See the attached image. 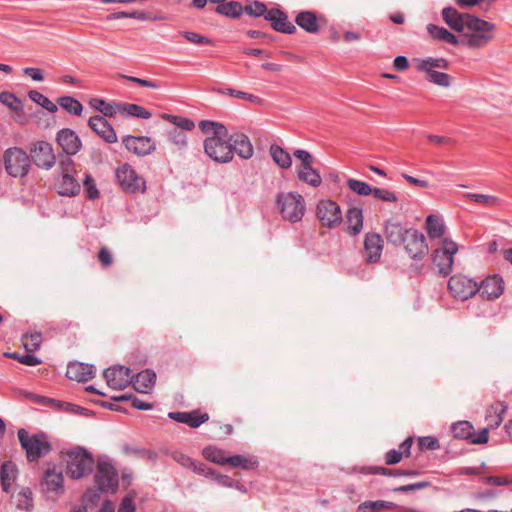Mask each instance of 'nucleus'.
I'll list each match as a JSON object with an SVG mask.
<instances>
[{
	"label": "nucleus",
	"instance_id": "obj_1",
	"mask_svg": "<svg viewBox=\"0 0 512 512\" xmlns=\"http://www.w3.org/2000/svg\"><path fill=\"white\" fill-rule=\"evenodd\" d=\"M496 25L450 8V44L481 49L494 39Z\"/></svg>",
	"mask_w": 512,
	"mask_h": 512
},
{
	"label": "nucleus",
	"instance_id": "obj_2",
	"mask_svg": "<svg viewBox=\"0 0 512 512\" xmlns=\"http://www.w3.org/2000/svg\"><path fill=\"white\" fill-rule=\"evenodd\" d=\"M199 128L207 135L204 140V150L207 156L218 163L232 161L233 149L227 128L221 123L208 120L201 121Z\"/></svg>",
	"mask_w": 512,
	"mask_h": 512
},
{
	"label": "nucleus",
	"instance_id": "obj_3",
	"mask_svg": "<svg viewBox=\"0 0 512 512\" xmlns=\"http://www.w3.org/2000/svg\"><path fill=\"white\" fill-rule=\"evenodd\" d=\"M66 473L72 479L78 480L89 475L94 466V458L82 447H74L64 454Z\"/></svg>",
	"mask_w": 512,
	"mask_h": 512
},
{
	"label": "nucleus",
	"instance_id": "obj_4",
	"mask_svg": "<svg viewBox=\"0 0 512 512\" xmlns=\"http://www.w3.org/2000/svg\"><path fill=\"white\" fill-rule=\"evenodd\" d=\"M17 435L29 461H37L51 450L48 437L43 433L29 435L25 429L21 428L18 430Z\"/></svg>",
	"mask_w": 512,
	"mask_h": 512
},
{
	"label": "nucleus",
	"instance_id": "obj_5",
	"mask_svg": "<svg viewBox=\"0 0 512 512\" xmlns=\"http://www.w3.org/2000/svg\"><path fill=\"white\" fill-rule=\"evenodd\" d=\"M276 203L283 219L296 223L303 218L305 202L300 194L294 192L281 193L278 195Z\"/></svg>",
	"mask_w": 512,
	"mask_h": 512
},
{
	"label": "nucleus",
	"instance_id": "obj_6",
	"mask_svg": "<svg viewBox=\"0 0 512 512\" xmlns=\"http://www.w3.org/2000/svg\"><path fill=\"white\" fill-rule=\"evenodd\" d=\"M60 179L57 182L58 193L62 196L72 197L80 192L81 186L75 178L76 168L74 161L68 156L59 160Z\"/></svg>",
	"mask_w": 512,
	"mask_h": 512
},
{
	"label": "nucleus",
	"instance_id": "obj_7",
	"mask_svg": "<svg viewBox=\"0 0 512 512\" xmlns=\"http://www.w3.org/2000/svg\"><path fill=\"white\" fill-rule=\"evenodd\" d=\"M416 68L419 71L426 73V78L437 85L447 86L448 75L438 70H445L448 67V62L444 58L415 59Z\"/></svg>",
	"mask_w": 512,
	"mask_h": 512
},
{
	"label": "nucleus",
	"instance_id": "obj_8",
	"mask_svg": "<svg viewBox=\"0 0 512 512\" xmlns=\"http://www.w3.org/2000/svg\"><path fill=\"white\" fill-rule=\"evenodd\" d=\"M4 164L7 173L13 177H24L30 168V159L25 151L13 147L5 151Z\"/></svg>",
	"mask_w": 512,
	"mask_h": 512
},
{
	"label": "nucleus",
	"instance_id": "obj_9",
	"mask_svg": "<svg viewBox=\"0 0 512 512\" xmlns=\"http://www.w3.org/2000/svg\"><path fill=\"white\" fill-rule=\"evenodd\" d=\"M316 216L323 227L335 228L342 222L340 206L332 200H321L316 207Z\"/></svg>",
	"mask_w": 512,
	"mask_h": 512
},
{
	"label": "nucleus",
	"instance_id": "obj_10",
	"mask_svg": "<svg viewBox=\"0 0 512 512\" xmlns=\"http://www.w3.org/2000/svg\"><path fill=\"white\" fill-rule=\"evenodd\" d=\"M454 438L467 440L474 445L486 444L489 441L488 429H481L475 432L472 423L469 421H458L451 427Z\"/></svg>",
	"mask_w": 512,
	"mask_h": 512
},
{
	"label": "nucleus",
	"instance_id": "obj_11",
	"mask_svg": "<svg viewBox=\"0 0 512 512\" xmlns=\"http://www.w3.org/2000/svg\"><path fill=\"white\" fill-rule=\"evenodd\" d=\"M95 481L100 491H116L118 487V474L109 461L98 460Z\"/></svg>",
	"mask_w": 512,
	"mask_h": 512
},
{
	"label": "nucleus",
	"instance_id": "obj_12",
	"mask_svg": "<svg viewBox=\"0 0 512 512\" xmlns=\"http://www.w3.org/2000/svg\"><path fill=\"white\" fill-rule=\"evenodd\" d=\"M116 177L123 190L129 193L145 191L144 179L128 164H123L116 170Z\"/></svg>",
	"mask_w": 512,
	"mask_h": 512
},
{
	"label": "nucleus",
	"instance_id": "obj_13",
	"mask_svg": "<svg viewBox=\"0 0 512 512\" xmlns=\"http://www.w3.org/2000/svg\"><path fill=\"white\" fill-rule=\"evenodd\" d=\"M479 290V285L463 275L450 277V295L460 301L473 297Z\"/></svg>",
	"mask_w": 512,
	"mask_h": 512
},
{
	"label": "nucleus",
	"instance_id": "obj_14",
	"mask_svg": "<svg viewBox=\"0 0 512 512\" xmlns=\"http://www.w3.org/2000/svg\"><path fill=\"white\" fill-rule=\"evenodd\" d=\"M402 243L407 253L414 259L424 256L428 249L424 235L415 229L405 231Z\"/></svg>",
	"mask_w": 512,
	"mask_h": 512
},
{
	"label": "nucleus",
	"instance_id": "obj_15",
	"mask_svg": "<svg viewBox=\"0 0 512 512\" xmlns=\"http://www.w3.org/2000/svg\"><path fill=\"white\" fill-rule=\"evenodd\" d=\"M31 155L35 163L42 168L51 169L55 162L56 157L53 147L50 143L45 141H38L30 148Z\"/></svg>",
	"mask_w": 512,
	"mask_h": 512
},
{
	"label": "nucleus",
	"instance_id": "obj_16",
	"mask_svg": "<svg viewBox=\"0 0 512 512\" xmlns=\"http://www.w3.org/2000/svg\"><path fill=\"white\" fill-rule=\"evenodd\" d=\"M425 230L432 245L443 244L447 242L445 237L446 226L442 216L438 214H430L425 220Z\"/></svg>",
	"mask_w": 512,
	"mask_h": 512
},
{
	"label": "nucleus",
	"instance_id": "obj_17",
	"mask_svg": "<svg viewBox=\"0 0 512 512\" xmlns=\"http://www.w3.org/2000/svg\"><path fill=\"white\" fill-rule=\"evenodd\" d=\"M104 378L112 389L121 390L126 388L132 381L129 368L115 366L104 371Z\"/></svg>",
	"mask_w": 512,
	"mask_h": 512
},
{
	"label": "nucleus",
	"instance_id": "obj_18",
	"mask_svg": "<svg viewBox=\"0 0 512 512\" xmlns=\"http://www.w3.org/2000/svg\"><path fill=\"white\" fill-rule=\"evenodd\" d=\"M265 19L271 22L272 28L281 33L293 34L296 32V26L288 20V16L280 9H270L265 14Z\"/></svg>",
	"mask_w": 512,
	"mask_h": 512
},
{
	"label": "nucleus",
	"instance_id": "obj_19",
	"mask_svg": "<svg viewBox=\"0 0 512 512\" xmlns=\"http://www.w3.org/2000/svg\"><path fill=\"white\" fill-rule=\"evenodd\" d=\"M478 292L483 299H497L504 292V281L497 275L489 276L479 286Z\"/></svg>",
	"mask_w": 512,
	"mask_h": 512
},
{
	"label": "nucleus",
	"instance_id": "obj_20",
	"mask_svg": "<svg viewBox=\"0 0 512 512\" xmlns=\"http://www.w3.org/2000/svg\"><path fill=\"white\" fill-rule=\"evenodd\" d=\"M56 141L67 155H75L82 146L78 135L68 128L62 129L57 133Z\"/></svg>",
	"mask_w": 512,
	"mask_h": 512
},
{
	"label": "nucleus",
	"instance_id": "obj_21",
	"mask_svg": "<svg viewBox=\"0 0 512 512\" xmlns=\"http://www.w3.org/2000/svg\"><path fill=\"white\" fill-rule=\"evenodd\" d=\"M122 17H130L137 19L139 21H163L167 20L169 17L165 12L156 11L153 9H134V10H126L113 14L114 19L122 18Z\"/></svg>",
	"mask_w": 512,
	"mask_h": 512
},
{
	"label": "nucleus",
	"instance_id": "obj_22",
	"mask_svg": "<svg viewBox=\"0 0 512 512\" xmlns=\"http://www.w3.org/2000/svg\"><path fill=\"white\" fill-rule=\"evenodd\" d=\"M507 408V404L503 401H496L487 407L485 413L487 426L483 429H488V433L490 430L497 429L504 420V415L507 411Z\"/></svg>",
	"mask_w": 512,
	"mask_h": 512
},
{
	"label": "nucleus",
	"instance_id": "obj_23",
	"mask_svg": "<svg viewBox=\"0 0 512 512\" xmlns=\"http://www.w3.org/2000/svg\"><path fill=\"white\" fill-rule=\"evenodd\" d=\"M89 127L107 143L117 142V135L103 116L90 117L88 121Z\"/></svg>",
	"mask_w": 512,
	"mask_h": 512
},
{
	"label": "nucleus",
	"instance_id": "obj_24",
	"mask_svg": "<svg viewBox=\"0 0 512 512\" xmlns=\"http://www.w3.org/2000/svg\"><path fill=\"white\" fill-rule=\"evenodd\" d=\"M296 24L307 33L316 34L321 29L324 18L312 11H302L295 18Z\"/></svg>",
	"mask_w": 512,
	"mask_h": 512
},
{
	"label": "nucleus",
	"instance_id": "obj_25",
	"mask_svg": "<svg viewBox=\"0 0 512 512\" xmlns=\"http://www.w3.org/2000/svg\"><path fill=\"white\" fill-rule=\"evenodd\" d=\"M383 245L380 235L370 233L365 236L364 240V257L369 263L379 261L382 253Z\"/></svg>",
	"mask_w": 512,
	"mask_h": 512
},
{
	"label": "nucleus",
	"instance_id": "obj_26",
	"mask_svg": "<svg viewBox=\"0 0 512 512\" xmlns=\"http://www.w3.org/2000/svg\"><path fill=\"white\" fill-rule=\"evenodd\" d=\"M63 481L64 477L62 472L53 467L46 470L43 477L42 486L46 492L59 495L64 491Z\"/></svg>",
	"mask_w": 512,
	"mask_h": 512
},
{
	"label": "nucleus",
	"instance_id": "obj_27",
	"mask_svg": "<svg viewBox=\"0 0 512 512\" xmlns=\"http://www.w3.org/2000/svg\"><path fill=\"white\" fill-rule=\"evenodd\" d=\"M123 143L129 151H131L139 156L147 155L155 149L151 138L144 137V136H141V137L128 136L123 140Z\"/></svg>",
	"mask_w": 512,
	"mask_h": 512
},
{
	"label": "nucleus",
	"instance_id": "obj_28",
	"mask_svg": "<svg viewBox=\"0 0 512 512\" xmlns=\"http://www.w3.org/2000/svg\"><path fill=\"white\" fill-rule=\"evenodd\" d=\"M66 375L71 380L85 382L94 377L95 369L92 365L73 362L67 366Z\"/></svg>",
	"mask_w": 512,
	"mask_h": 512
},
{
	"label": "nucleus",
	"instance_id": "obj_29",
	"mask_svg": "<svg viewBox=\"0 0 512 512\" xmlns=\"http://www.w3.org/2000/svg\"><path fill=\"white\" fill-rule=\"evenodd\" d=\"M439 245L432 252V266L436 273L446 277L448 275V242L443 241V244Z\"/></svg>",
	"mask_w": 512,
	"mask_h": 512
},
{
	"label": "nucleus",
	"instance_id": "obj_30",
	"mask_svg": "<svg viewBox=\"0 0 512 512\" xmlns=\"http://www.w3.org/2000/svg\"><path fill=\"white\" fill-rule=\"evenodd\" d=\"M232 144L233 154L236 153L243 159H249L253 155V146L249 138L243 133L229 135Z\"/></svg>",
	"mask_w": 512,
	"mask_h": 512
},
{
	"label": "nucleus",
	"instance_id": "obj_31",
	"mask_svg": "<svg viewBox=\"0 0 512 512\" xmlns=\"http://www.w3.org/2000/svg\"><path fill=\"white\" fill-rule=\"evenodd\" d=\"M169 417L177 422L187 424L191 428H197L209 420L207 413H199L198 411L172 412L169 413Z\"/></svg>",
	"mask_w": 512,
	"mask_h": 512
},
{
	"label": "nucleus",
	"instance_id": "obj_32",
	"mask_svg": "<svg viewBox=\"0 0 512 512\" xmlns=\"http://www.w3.org/2000/svg\"><path fill=\"white\" fill-rule=\"evenodd\" d=\"M344 224L345 230L349 235H357L363 228V214L362 210L356 207L350 208L347 211Z\"/></svg>",
	"mask_w": 512,
	"mask_h": 512
},
{
	"label": "nucleus",
	"instance_id": "obj_33",
	"mask_svg": "<svg viewBox=\"0 0 512 512\" xmlns=\"http://www.w3.org/2000/svg\"><path fill=\"white\" fill-rule=\"evenodd\" d=\"M156 380V374L151 370H144L138 373L134 380L133 387L140 393H148L154 386Z\"/></svg>",
	"mask_w": 512,
	"mask_h": 512
},
{
	"label": "nucleus",
	"instance_id": "obj_34",
	"mask_svg": "<svg viewBox=\"0 0 512 512\" xmlns=\"http://www.w3.org/2000/svg\"><path fill=\"white\" fill-rule=\"evenodd\" d=\"M17 473V467L13 462L7 461L3 463L0 470V480L2 488L5 492H9L11 486L17 478Z\"/></svg>",
	"mask_w": 512,
	"mask_h": 512
},
{
	"label": "nucleus",
	"instance_id": "obj_35",
	"mask_svg": "<svg viewBox=\"0 0 512 512\" xmlns=\"http://www.w3.org/2000/svg\"><path fill=\"white\" fill-rule=\"evenodd\" d=\"M211 4H217L215 8L211 10L216 11L218 14L237 18L243 13V7L240 2H210Z\"/></svg>",
	"mask_w": 512,
	"mask_h": 512
},
{
	"label": "nucleus",
	"instance_id": "obj_36",
	"mask_svg": "<svg viewBox=\"0 0 512 512\" xmlns=\"http://www.w3.org/2000/svg\"><path fill=\"white\" fill-rule=\"evenodd\" d=\"M406 230L407 229H404L400 223H396L390 220L385 226V236L390 243L399 245L402 244L405 238Z\"/></svg>",
	"mask_w": 512,
	"mask_h": 512
},
{
	"label": "nucleus",
	"instance_id": "obj_37",
	"mask_svg": "<svg viewBox=\"0 0 512 512\" xmlns=\"http://www.w3.org/2000/svg\"><path fill=\"white\" fill-rule=\"evenodd\" d=\"M270 155L273 161L282 169H288L292 164L290 154L278 145H271Z\"/></svg>",
	"mask_w": 512,
	"mask_h": 512
},
{
	"label": "nucleus",
	"instance_id": "obj_38",
	"mask_svg": "<svg viewBox=\"0 0 512 512\" xmlns=\"http://www.w3.org/2000/svg\"><path fill=\"white\" fill-rule=\"evenodd\" d=\"M296 173L299 180L309 184L312 187H318L322 183L320 174L315 169H313L312 166L308 167L307 169L297 168Z\"/></svg>",
	"mask_w": 512,
	"mask_h": 512
},
{
	"label": "nucleus",
	"instance_id": "obj_39",
	"mask_svg": "<svg viewBox=\"0 0 512 512\" xmlns=\"http://www.w3.org/2000/svg\"><path fill=\"white\" fill-rule=\"evenodd\" d=\"M13 498L19 509L30 511L33 508L32 491L29 488H22Z\"/></svg>",
	"mask_w": 512,
	"mask_h": 512
},
{
	"label": "nucleus",
	"instance_id": "obj_40",
	"mask_svg": "<svg viewBox=\"0 0 512 512\" xmlns=\"http://www.w3.org/2000/svg\"><path fill=\"white\" fill-rule=\"evenodd\" d=\"M465 197L488 208L497 207L501 202L498 197L487 194L467 193Z\"/></svg>",
	"mask_w": 512,
	"mask_h": 512
},
{
	"label": "nucleus",
	"instance_id": "obj_41",
	"mask_svg": "<svg viewBox=\"0 0 512 512\" xmlns=\"http://www.w3.org/2000/svg\"><path fill=\"white\" fill-rule=\"evenodd\" d=\"M58 104L61 108L74 115H81L83 111L82 104L73 97L63 96L58 98Z\"/></svg>",
	"mask_w": 512,
	"mask_h": 512
},
{
	"label": "nucleus",
	"instance_id": "obj_42",
	"mask_svg": "<svg viewBox=\"0 0 512 512\" xmlns=\"http://www.w3.org/2000/svg\"><path fill=\"white\" fill-rule=\"evenodd\" d=\"M205 459L220 465L227 463V456L223 450H220L213 446H208L203 449L202 452Z\"/></svg>",
	"mask_w": 512,
	"mask_h": 512
},
{
	"label": "nucleus",
	"instance_id": "obj_43",
	"mask_svg": "<svg viewBox=\"0 0 512 512\" xmlns=\"http://www.w3.org/2000/svg\"><path fill=\"white\" fill-rule=\"evenodd\" d=\"M90 105L100 111L105 117H113L118 111L120 112V105L113 106L98 98L92 99Z\"/></svg>",
	"mask_w": 512,
	"mask_h": 512
},
{
	"label": "nucleus",
	"instance_id": "obj_44",
	"mask_svg": "<svg viewBox=\"0 0 512 512\" xmlns=\"http://www.w3.org/2000/svg\"><path fill=\"white\" fill-rule=\"evenodd\" d=\"M28 96L29 98L37 103L38 105H40L41 107L45 108L47 111H49L50 113H54L57 111V105L55 103H53L51 100H49L46 96H44L43 94H41L40 92L38 91H35V90H31L29 93H28Z\"/></svg>",
	"mask_w": 512,
	"mask_h": 512
},
{
	"label": "nucleus",
	"instance_id": "obj_45",
	"mask_svg": "<svg viewBox=\"0 0 512 512\" xmlns=\"http://www.w3.org/2000/svg\"><path fill=\"white\" fill-rule=\"evenodd\" d=\"M162 117L167 121L173 123L179 130L191 131L195 128L194 122L188 118L170 114H163Z\"/></svg>",
	"mask_w": 512,
	"mask_h": 512
},
{
	"label": "nucleus",
	"instance_id": "obj_46",
	"mask_svg": "<svg viewBox=\"0 0 512 512\" xmlns=\"http://www.w3.org/2000/svg\"><path fill=\"white\" fill-rule=\"evenodd\" d=\"M120 112L143 119L151 117V113L147 109L137 104H122L120 105Z\"/></svg>",
	"mask_w": 512,
	"mask_h": 512
},
{
	"label": "nucleus",
	"instance_id": "obj_47",
	"mask_svg": "<svg viewBox=\"0 0 512 512\" xmlns=\"http://www.w3.org/2000/svg\"><path fill=\"white\" fill-rule=\"evenodd\" d=\"M23 346L28 352L37 350L42 343V334L39 332L26 333L22 338Z\"/></svg>",
	"mask_w": 512,
	"mask_h": 512
},
{
	"label": "nucleus",
	"instance_id": "obj_48",
	"mask_svg": "<svg viewBox=\"0 0 512 512\" xmlns=\"http://www.w3.org/2000/svg\"><path fill=\"white\" fill-rule=\"evenodd\" d=\"M0 103L7 106L12 111H19L23 108L22 101L10 92L0 93Z\"/></svg>",
	"mask_w": 512,
	"mask_h": 512
},
{
	"label": "nucleus",
	"instance_id": "obj_49",
	"mask_svg": "<svg viewBox=\"0 0 512 512\" xmlns=\"http://www.w3.org/2000/svg\"><path fill=\"white\" fill-rule=\"evenodd\" d=\"M168 139L178 150H183L187 147V136L182 130L177 128L172 129L168 133Z\"/></svg>",
	"mask_w": 512,
	"mask_h": 512
},
{
	"label": "nucleus",
	"instance_id": "obj_50",
	"mask_svg": "<svg viewBox=\"0 0 512 512\" xmlns=\"http://www.w3.org/2000/svg\"><path fill=\"white\" fill-rule=\"evenodd\" d=\"M347 186L349 189H351L354 193L361 195V196H367L370 194H373V188L370 187L366 182L355 180V179H348L347 180Z\"/></svg>",
	"mask_w": 512,
	"mask_h": 512
},
{
	"label": "nucleus",
	"instance_id": "obj_51",
	"mask_svg": "<svg viewBox=\"0 0 512 512\" xmlns=\"http://www.w3.org/2000/svg\"><path fill=\"white\" fill-rule=\"evenodd\" d=\"M230 464L233 467H242L244 469H252L256 466L257 461L253 460L252 458H246L241 455L236 456H227V463Z\"/></svg>",
	"mask_w": 512,
	"mask_h": 512
},
{
	"label": "nucleus",
	"instance_id": "obj_52",
	"mask_svg": "<svg viewBox=\"0 0 512 512\" xmlns=\"http://www.w3.org/2000/svg\"><path fill=\"white\" fill-rule=\"evenodd\" d=\"M370 473L373 474H383L389 476H416L418 472L413 470H403V469H387L383 467H373L370 470Z\"/></svg>",
	"mask_w": 512,
	"mask_h": 512
},
{
	"label": "nucleus",
	"instance_id": "obj_53",
	"mask_svg": "<svg viewBox=\"0 0 512 512\" xmlns=\"http://www.w3.org/2000/svg\"><path fill=\"white\" fill-rule=\"evenodd\" d=\"M266 6L263 2H250L245 7H243V12H245L249 16L259 17L264 16L268 12Z\"/></svg>",
	"mask_w": 512,
	"mask_h": 512
},
{
	"label": "nucleus",
	"instance_id": "obj_54",
	"mask_svg": "<svg viewBox=\"0 0 512 512\" xmlns=\"http://www.w3.org/2000/svg\"><path fill=\"white\" fill-rule=\"evenodd\" d=\"M426 30L430 38L438 41H448V30L434 24H428Z\"/></svg>",
	"mask_w": 512,
	"mask_h": 512
},
{
	"label": "nucleus",
	"instance_id": "obj_55",
	"mask_svg": "<svg viewBox=\"0 0 512 512\" xmlns=\"http://www.w3.org/2000/svg\"><path fill=\"white\" fill-rule=\"evenodd\" d=\"M181 35L189 42L196 45H210L211 40L203 35L192 31H183Z\"/></svg>",
	"mask_w": 512,
	"mask_h": 512
},
{
	"label": "nucleus",
	"instance_id": "obj_56",
	"mask_svg": "<svg viewBox=\"0 0 512 512\" xmlns=\"http://www.w3.org/2000/svg\"><path fill=\"white\" fill-rule=\"evenodd\" d=\"M294 156L301 161L300 165L297 168L307 169L313 164V156L306 150H295Z\"/></svg>",
	"mask_w": 512,
	"mask_h": 512
},
{
	"label": "nucleus",
	"instance_id": "obj_57",
	"mask_svg": "<svg viewBox=\"0 0 512 512\" xmlns=\"http://www.w3.org/2000/svg\"><path fill=\"white\" fill-rule=\"evenodd\" d=\"M373 195L375 198L386 202H396L398 200L395 193L387 189L373 188Z\"/></svg>",
	"mask_w": 512,
	"mask_h": 512
},
{
	"label": "nucleus",
	"instance_id": "obj_58",
	"mask_svg": "<svg viewBox=\"0 0 512 512\" xmlns=\"http://www.w3.org/2000/svg\"><path fill=\"white\" fill-rule=\"evenodd\" d=\"M38 401L41 402V403H49V404H52V405H55V406H63L67 411H70V412H73V413H78V412H82L84 411L85 409L79 407V406H76V405H73V404H69V403H64V404H60V403H57L55 400H52V399H48V398H45V397H41L39 396L38 398Z\"/></svg>",
	"mask_w": 512,
	"mask_h": 512
},
{
	"label": "nucleus",
	"instance_id": "obj_59",
	"mask_svg": "<svg viewBox=\"0 0 512 512\" xmlns=\"http://www.w3.org/2000/svg\"><path fill=\"white\" fill-rule=\"evenodd\" d=\"M420 449L434 450L439 447L438 441L433 437H420L418 439Z\"/></svg>",
	"mask_w": 512,
	"mask_h": 512
},
{
	"label": "nucleus",
	"instance_id": "obj_60",
	"mask_svg": "<svg viewBox=\"0 0 512 512\" xmlns=\"http://www.w3.org/2000/svg\"><path fill=\"white\" fill-rule=\"evenodd\" d=\"M172 458L174 461L179 463L181 466L189 468V469H190L191 465H194V460L181 452H173Z\"/></svg>",
	"mask_w": 512,
	"mask_h": 512
},
{
	"label": "nucleus",
	"instance_id": "obj_61",
	"mask_svg": "<svg viewBox=\"0 0 512 512\" xmlns=\"http://www.w3.org/2000/svg\"><path fill=\"white\" fill-rule=\"evenodd\" d=\"M98 260L103 267H108L113 263V257L110 251L103 247L98 253Z\"/></svg>",
	"mask_w": 512,
	"mask_h": 512
},
{
	"label": "nucleus",
	"instance_id": "obj_62",
	"mask_svg": "<svg viewBox=\"0 0 512 512\" xmlns=\"http://www.w3.org/2000/svg\"><path fill=\"white\" fill-rule=\"evenodd\" d=\"M84 185L87 189L88 198L95 199L98 197V190L94 184V181L90 175H86Z\"/></svg>",
	"mask_w": 512,
	"mask_h": 512
},
{
	"label": "nucleus",
	"instance_id": "obj_63",
	"mask_svg": "<svg viewBox=\"0 0 512 512\" xmlns=\"http://www.w3.org/2000/svg\"><path fill=\"white\" fill-rule=\"evenodd\" d=\"M402 452L398 450H390L385 455V463L387 465H394L400 462L402 459Z\"/></svg>",
	"mask_w": 512,
	"mask_h": 512
},
{
	"label": "nucleus",
	"instance_id": "obj_64",
	"mask_svg": "<svg viewBox=\"0 0 512 512\" xmlns=\"http://www.w3.org/2000/svg\"><path fill=\"white\" fill-rule=\"evenodd\" d=\"M118 512H135V505L130 496H127L122 500Z\"/></svg>",
	"mask_w": 512,
	"mask_h": 512
}]
</instances>
